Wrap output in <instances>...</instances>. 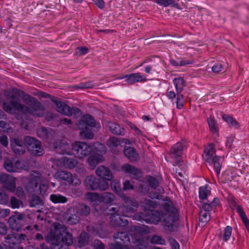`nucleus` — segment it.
<instances>
[{
	"label": "nucleus",
	"instance_id": "40",
	"mask_svg": "<svg viewBox=\"0 0 249 249\" xmlns=\"http://www.w3.org/2000/svg\"><path fill=\"white\" fill-rule=\"evenodd\" d=\"M208 123L211 131L213 133H217L218 130V125L214 119L212 117L208 118Z\"/></svg>",
	"mask_w": 249,
	"mask_h": 249
},
{
	"label": "nucleus",
	"instance_id": "42",
	"mask_svg": "<svg viewBox=\"0 0 249 249\" xmlns=\"http://www.w3.org/2000/svg\"><path fill=\"white\" fill-rule=\"evenodd\" d=\"M153 1L160 5L167 7L170 5L173 4L174 7L178 8V4L175 3L173 0H153Z\"/></svg>",
	"mask_w": 249,
	"mask_h": 249
},
{
	"label": "nucleus",
	"instance_id": "4",
	"mask_svg": "<svg viewBox=\"0 0 249 249\" xmlns=\"http://www.w3.org/2000/svg\"><path fill=\"white\" fill-rule=\"evenodd\" d=\"M123 206L112 207L110 211L111 215H122L125 217L130 216V214L137 210L139 203L134 198L125 196L122 197Z\"/></svg>",
	"mask_w": 249,
	"mask_h": 249
},
{
	"label": "nucleus",
	"instance_id": "48",
	"mask_svg": "<svg viewBox=\"0 0 249 249\" xmlns=\"http://www.w3.org/2000/svg\"><path fill=\"white\" fill-rule=\"evenodd\" d=\"M231 233L232 228L230 226H226L224 231L222 240L225 242L227 241L231 237Z\"/></svg>",
	"mask_w": 249,
	"mask_h": 249
},
{
	"label": "nucleus",
	"instance_id": "39",
	"mask_svg": "<svg viewBox=\"0 0 249 249\" xmlns=\"http://www.w3.org/2000/svg\"><path fill=\"white\" fill-rule=\"evenodd\" d=\"M210 194V190L207 185L199 188V196L200 199L204 200L207 198L208 195Z\"/></svg>",
	"mask_w": 249,
	"mask_h": 249
},
{
	"label": "nucleus",
	"instance_id": "29",
	"mask_svg": "<svg viewBox=\"0 0 249 249\" xmlns=\"http://www.w3.org/2000/svg\"><path fill=\"white\" fill-rule=\"evenodd\" d=\"M222 118L225 121L228 123L230 127H234L236 129H238L240 127V124L238 122L232 117L227 115H223Z\"/></svg>",
	"mask_w": 249,
	"mask_h": 249
},
{
	"label": "nucleus",
	"instance_id": "17",
	"mask_svg": "<svg viewBox=\"0 0 249 249\" xmlns=\"http://www.w3.org/2000/svg\"><path fill=\"white\" fill-rule=\"evenodd\" d=\"M79 129H84L87 127H94L95 125L94 119L89 115L83 116L77 124Z\"/></svg>",
	"mask_w": 249,
	"mask_h": 249
},
{
	"label": "nucleus",
	"instance_id": "11",
	"mask_svg": "<svg viewBox=\"0 0 249 249\" xmlns=\"http://www.w3.org/2000/svg\"><path fill=\"white\" fill-rule=\"evenodd\" d=\"M186 147V142L182 141L177 142L171 148L170 154L171 158L176 160L177 165H181L182 164V161L181 160V156L182 151Z\"/></svg>",
	"mask_w": 249,
	"mask_h": 249
},
{
	"label": "nucleus",
	"instance_id": "15",
	"mask_svg": "<svg viewBox=\"0 0 249 249\" xmlns=\"http://www.w3.org/2000/svg\"><path fill=\"white\" fill-rule=\"evenodd\" d=\"M5 169L8 172H16L19 169L23 168V165L18 160H12L9 158H5L3 162Z\"/></svg>",
	"mask_w": 249,
	"mask_h": 249
},
{
	"label": "nucleus",
	"instance_id": "25",
	"mask_svg": "<svg viewBox=\"0 0 249 249\" xmlns=\"http://www.w3.org/2000/svg\"><path fill=\"white\" fill-rule=\"evenodd\" d=\"M107 126L113 134L118 135H123L124 133V129L121 127L117 124L109 122L108 123Z\"/></svg>",
	"mask_w": 249,
	"mask_h": 249
},
{
	"label": "nucleus",
	"instance_id": "27",
	"mask_svg": "<svg viewBox=\"0 0 249 249\" xmlns=\"http://www.w3.org/2000/svg\"><path fill=\"white\" fill-rule=\"evenodd\" d=\"M9 178V179L7 180L6 183L4 184L2 187L6 188L10 192H14L16 189V179L15 178L11 176Z\"/></svg>",
	"mask_w": 249,
	"mask_h": 249
},
{
	"label": "nucleus",
	"instance_id": "20",
	"mask_svg": "<svg viewBox=\"0 0 249 249\" xmlns=\"http://www.w3.org/2000/svg\"><path fill=\"white\" fill-rule=\"evenodd\" d=\"M95 172L98 176L105 178L106 180H111L113 178V175L110 170L105 166H99Z\"/></svg>",
	"mask_w": 249,
	"mask_h": 249
},
{
	"label": "nucleus",
	"instance_id": "32",
	"mask_svg": "<svg viewBox=\"0 0 249 249\" xmlns=\"http://www.w3.org/2000/svg\"><path fill=\"white\" fill-rule=\"evenodd\" d=\"M113 237L115 239H120L124 243L130 241L129 236L126 231H119L113 235Z\"/></svg>",
	"mask_w": 249,
	"mask_h": 249
},
{
	"label": "nucleus",
	"instance_id": "34",
	"mask_svg": "<svg viewBox=\"0 0 249 249\" xmlns=\"http://www.w3.org/2000/svg\"><path fill=\"white\" fill-rule=\"evenodd\" d=\"M237 211L239 214L240 217L241 218L242 220L245 224L247 230H249V220L243 208L241 206H238L237 208Z\"/></svg>",
	"mask_w": 249,
	"mask_h": 249
},
{
	"label": "nucleus",
	"instance_id": "21",
	"mask_svg": "<svg viewBox=\"0 0 249 249\" xmlns=\"http://www.w3.org/2000/svg\"><path fill=\"white\" fill-rule=\"evenodd\" d=\"M122 169L124 173L131 174L135 178H139L141 177V171L133 165L125 163L122 166Z\"/></svg>",
	"mask_w": 249,
	"mask_h": 249
},
{
	"label": "nucleus",
	"instance_id": "14",
	"mask_svg": "<svg viewBox=\"0 0 249 249\" xmlns=\"http://www.w3.org/2000/svg\"><path fill=\"white\" fill-rule=\"evenodd\" d=\"M11 146L13 151L17 155L23 154L26 151V144L25 141H22L21 138L15 137L11 140Z\"/></svg>",
	"mask_w": 249,
	"mask_h": 249
},
{
	"label": "nucleus",
	"instance_id": "24",
	"mask_svg": "<svg viewBox=\"0 0 249 249\" xmlns=\"http://www.w3.org/2000/svg\"><path fill=\"white\" fill-rule=\"evenodd\" d=\"M32 194V195L29 199L30 206L31 207H36L39 208L40 207L43 206V200L40 196L37 195L38 194Z\"/></svg>",
	"mask_w": 249,
	"mask_h": 249
},
{
	"label": "nucleus",
	"instance_id": "2",
	"mask_svg": "<svg viewBox=\"0 0 249 249\" xmlns=\"http://www.w3.org/2000/svg\"><path fill=\"white\" fill-rule=\"evenodd\" d=\"M7 100L3 103V109L7 113L11 114L20 112L24 115H32L38 117H42L44 114V111L38 110L32 106L21 104L18 98L13 94H6Z\"/></svg>",
	"mask_w": 249,
	"mask_h": 249
},
{
	"label": "nucleus",
	"instance_id": "59",
	"mask_svg": "<svg viewBox=\"0 0 249 249\" xmlns=\"http://www.w3.org/2000/svg\"><path fill=\"white\" fill-rule=\"evenodd\" d=\"M212 209L213 207L210 203H204L202 205L200 211H204L205 212L210 213V212L212 211Z\"/></svg>",
	"mask_w": 249,
	"mask_h": 249
},
{
	"label": "nucleus",
	"instance_id": "16",
	"mask_svg": "<svg viewBox=\"0 0 249 249\" xmlns=\"http://www.w3.org/2000/svg\"><path fill=\"white\" fill-rule=\"evenodd\" d=\"M23 218L24 215L18 213L11 216L8 221L10 228L13 230L18 231L21 229L20 222Z\"/></svg>",
	"mask_w": 249,
	"mask_h": 249
},
{
	"label": "nucleus",
	"instance_id": "7",
	"mask_svg": "<svg viewBox=\"0 0 249 249\" xmlns=\"http://www.w3.org/2000/svg\"><path fill=\"white\" fill-rule=\"evenodd\" d=\"M86 187L91 190L105 191L108 188V183L104 179L97 178L94 176H89L85 179Z\"/></svg>",
	"mask_w": 249,
	"mask_h": 249
},
{
	"label": "nucleus",
	"instance_id": "31",
	"mask_svg": "<svg viewBox=\"0 0 249 249\" xmlns=\"http://www.w3.org/2000/svg\"><path fill=\"white\" fill-rule=\"evenodd\" d=\"M50 200L54 203H65L67 202L68 198L61 195L52 194Z\"/></svg>",
	"mask_w": 249,
	"mask_h": 249
},
{
	"label": "nucleus",
	"instance_id": "38",
	"mask_svg": "<svg viewBox=\"0 0 249 249\" xmlns=\"http://www.w3.org/2000/svg\"><path fill=\"white\" fill-rule=\"evenodd\" d=\"M71 175L70 172L65 171H60L57 173V177L59 179L67 181L68 183L70 179H71Z\"/></svg>",
	"mask_w": 249,
	"mask_h": 249
},
{
	"label": "nucleus",
	"instance_id": "33",
	"mask_svg": "<svg viewBox=\"0 0 249 249\" xmlns=\"http://www.w3.org/2000/svg\"><path fill=\"white\" fill-rule=\"evenodd\" d=\"M63 163L65 167L70 169H72L76 165L77 161L74 159L64 157Z\"/></svg>",
	"mask_w": 249,
	"mask_h": 249
},
{
	"label": "nucleus",
	"instance_id": "3",
	"mask_svg": "<svg viewBox=\"0 0 249 249\" xmlns=\"http://www.w3.org/2000/svg\"><path fill=\"white\" fill-rule=\"evenodd\" d=\"M47 240L52 242L53 245L61 248L64 245L70 246L73 243L72 234L65 226L58 223L54 224L53 229L51 230L47 235Z\"/></svg>",
	"mask_w": 249,
	"mask_h": 249
},
{
	"label": "nucleus",
	"instance_id": "61",
	"mask_svg": "<svg viewBox=\"0 0 249 249\" xmlns=\"http://www.w3.org/2000/svg\"><path fill=\"white\" fill-rule=\"evenodd\" d=\"M11 176L8 175L7 174H1L0 175V183L2 184V186L4 185L5 183L7 181V180L9 179V177Z\"/></svg>",
	"mask_w": 249,
	"mask_h": 249
},
{
	"label": "nucleus",
	"instance_id": "12",
	"mask_svg": "<svg viewBox=\"0 0 249 249\" xmlns=\"http://www.w3.org/2000/svg\"><path fill=\"white\" fill-rule=\"evenodd\" d=\"M56 107L58 112L65 115L69 116L72 115L78 116L81 114V111L79 108L76 107L71 108L65 103L61 101L60 102H56Z\"/></svg>",
	"mask_w": 249,
	"mask_h": 249
},
{
	"label": "nucleus",
	"instance_id": "5",
	"mask_svg": "<svg viewBox=\"0 0 249 249\" xmlns=\"http://www.w3.org/2000/svg\"><path fill=\"white\" fill-rule=\"evenodd\" d=\"M41 180L40 174L31 175L30 180L25 187L27 192L29 193H36L43 195L48 190V186L45 184H39Z\"/></svg>",
	"mask_w": 249,
	"mask_h": 249
},
{
	"label": "nucleus",
	"instance_id": "53",
	"mask_svg": "<svg viewBox=\"0 0 249 249\" xmlns=\"http://www.w3.org/2000/svg\"><path fill=\"white\" fill-rule=\"evenodd\" d=\"M9 197L6 192L2 191L0 192V204L6 205L8 204Z\"/></svg>",
	"mask_w": 249,
	"mask_h": 249
},
{
	"label": "nucleus",
	"instance_id": "9",
	"mask_svg": "<svg viewBox=\"0 0 249 249\" xmlns=\"http://www.w3.org/2000/svg\"><path fill=\"white\" fill-rule=\"evenodd\" d=\"M26 148L33 155L40 156L43 154V149L40 141L30 136L24 138Z\"/></svg>",
	"mask_w": 249,
	"mask_h": 249
},
{
	"label": "nucleus",
	"instance_id": "62",
	"mask_svg": "<svg viewBox=\"0 0 249 249\" xmlns=\"http://www.w3.org/2000/svg\"><path fill=\"white\" fill-rule=\"evenodd\" d=\"M69 183L73 185H78L81 183V181L77 177L71 175V179H70Z\"/></svg>",
	"mask_w": 249,
	"mask_h": 249
},
{
	"label": "nucleus",
	"instance_id": "30",
	"mask_svg": "<svg viewBox=\"0 0 249 249\" xmlns=\"http://www.w3.org/2000/svg\"><path fill=\"white\" fill-rule=\"evenodd\" d=\"M115 196L111 193L104 192L101 194L100 202L110 203L115 199Z\"/></svg>",
	"mask_w": 249,
	"mask_h": 249
},
{
	"label": "nucleus",
	"instance_id": "10",
	"mask_svg": "<svg viewBox=\"0 0 249 249\" xmlns=\"http://www.w3.org/2000/svg\"><path fill=\"white\" fill-rule=\"evenodd\" d=\"M13 91L18 96L22 97L23 101L27 105L34 106V107L38 110H45L44 106L35 98L19 89H14Z\"/></svg>",
	"mask_w": 249,
	"mask_h": 249
},
{
	"label": "nucleus",
	"instance_id": "36",
	"mask_svg": "<svg viewBox=\"0 0 249 249\" xmlns=\"http://www.w3.org/2000/svg\"><path fill=\"white\" fill-rule=\"evenodd\" d=\"M87 197L91 202L96 203H100L101 194L97 193L89 192L87 194Z\"/></svg>",
	"mask_w": 249,
	"mask_h": 249
},
{
	"label": "nucleus",
	"instance_id": "8",
	"mask_svg": "<svg viewBox=\"0 0 249 249\" xmlns=\"http://www.w3.org/2000/svg\"><path fill=\"white\" fill-rule=\"evenodd\" d=\"M72 150L77 158L83 159L91 153L93 148L86 142H76L72 144Z\"/></svg>",
	"mask_w": 249,
	"mask_h": 249
},
{
	"label": "nucleus",
	"instance_id": "26",
	"mask_svg": "<svg viewBox=\"0 0 249 249\" xmlns=\"http://www.w3.org/2000/svg\"><path fill=\"white\" fill-rule=\"evenodd\" d=\"M103 160V157L99 155H93L89 156L88 162L91 169H93L96 166Z\"/></svg>",
	"mask_w": 249,
	"mask_h": 249
},
{
	"label": "nucleus",
	"instance_id": "41",
	"mask_svg": "<svg viewBox=\"0 0 249 249\" xmlns=\"http://www.w3.org/2000/svg\"><path fill=\"white\" fill-rule=\"evenodd\" d=\"M170 63L173 66H183L188 64H192L194 61L193 60H181L179 61L171 59L170 60Z\"/></svg>",
	"mask_w": 249,
	"mask_h": 249
},
{
	"label": "nucleus",
	"instance_id": "58",
	"mask_svg": "<svg viewBox=\"0 0 249 249\" xmlns=\"http://www.w3.org/2000/svg\"><path fill=\"white\" fill-rule=\"evenodd\" d=\"M0 143L4 147L8 145V138L6 135H0Z\"/></svg>",
	"mask_w": 249,
	"mask_h": 249
},
{
	"label": "nucleus",
	"instance_id": "57",
	"mask_svg": "<svg viewBox=\"0 0 249 249\" xmlns=\"http://www.w3.org/2000/svg\"><path fill=\"white\" fill-rule=\"evenodd\" d=\"M169 241L172 247V249H179V245L178 242L174 238L169 239Z\"/></svg>",
	"mask_w": 249,
	"mask_h": 249
},
{
	"label": "nucleus",
	"instance_id": "46",
	"mask_svg": "<svg viewBox=\"0 0 249 249\" xmlns=\"http://www.w3.org/2000/svg\"><path fill=\"white\" fill-rule=\"evenodd\" d=\"M10 206L13 209H18L22 205L21 200L18 199L15 196H12L10 200Z\"/></svg>",
	"mask_w": 249,
	"mask_h": 249
},
{
	"label": "nucleus",
	"instance_id": "35",
	"mask_svg": "<svg viewBox=\"0 0 249 249\" xmlns=\"http://www.w3.org/2000/svg\"><path fill=\"white\" fill-rule=\"evenodd\" d=\"M92 147L94 148L95 152L97 153V155H103L106 152V146L100 142H97L94 143Z\"/></svg>",
	"mask_w": 249,
	"mask_h": 249
},
{
	"label": "nucleus",
	"instance_id": "63",
	"mask_svg": "<svg viewBox=\"0 0 249 249\" xmlns=\"http://www.w3.org/2000/svg\"><path fill=\"white\" fill-rule=\"evenodd\" d=\"M7 228L5 224L0 222V234L2 235H4L7 233Z\"/></svg>",
	"mask_w": 249,
	"mask_h": 249
},
{
	"label": "nucleus",
	"instance_id": "18",
	"mask_svg": "<svg viewBox=\"0 0 249 249\" xmlns=\"http://www.w3.org/2000/svg\"><path fill=\"white\" fill-rule=\"evenodd\" d=\"M72 210L73 213H76L79 216H87L90 213V208L85 203H79L72 207L70 211Z\"/></svg>",
	"mask_w": 249,
	"mask_h": 249
},
{
	"label": "nucleus",
	"instance_id": "64",
	"mask_svg": "<svg viewBox=\"0 0 249 249\" xmlns=\"http://www.w3.org/2000/svg\"><path fill=\"white\" fill-rule=\"evenodd\" d=\"M94 249H104L105 246L99 240H95L94 242Z\"/></svg>",
	"mask_w": 249,
	"mask_h": 249
},
{
	"label": "nucleus",
	"instance_id": "23",
	"mask_svg": "<svg viewBox=\"0 0 249 249\" xmlns=\"http://www.w3.org/2000/svg\"><path fill=\"white\" fill-rule=\"evenodd\" d=\"M121 215H110L111 224L115 227H124L128 224V221Z\"/></svg>",
	"mask_w": 249,
	"mask_h": 249
},
{
	"label": "nucleus",
	"instance_id": "52",
	"mask_svg": "<svg viewBox=\"0 0 249 249\" xmlns=\"http://www.w3.org/2000/svg\"><path fill=\"white\" fill-rule=\"evenodd\" d=\"M151 243L155 244L164 245L165 240L161 236L155 235L153 236L151 239Z\"/></svg>",
	"mask_w": 249,
	"mask_h": 249
},
{
	"label": "nucleus",
	"instance_id": "50",
	"mask_svg": "<svg viewBox=\"0 0 249 249\" xmlns=\"http://www.w3.org/2000/svg\"><path fill=\"white\" fill-rule=\"evenodd\" d=\"M82 131L80 132V135L82 137H84L85 138L91 139L93 137V134L92 132L91 129L89 127L85 128L84 129H81Z\"/></svg>",
	"mask_w": 249,
	"mask_h": 249
},
{
	"label": "nucleus",
	"instance_id": "51",
	"mask_svg": "<svg viewBox=\"0 0 249 249\" xmlns=\"http://www.w3.org/2000/svg\"><path fill=\"white\" fill-rule=\"evenodd\" d=\"M147 181L148 182L149 185L153 189L157 188L159 185V180L153 177H147Z\"/></svg>",
	"mask_w": 249,
	"mask_h": 249
},
{
	"label": "nucleus",
	"instance_id": "6",
	"mask_svg": "<svg viewBox=\"0 0 249 249\" xmlns=\"http://www.w3.org/2000/svg\"><path fill=\"white\" fill-rule=\"evenodd\" d=\"M204 160L210 164H213L214 169L218 176L221 170V163L220 161L221 157L215 154L214 146L210 144L204 151V154L203 156Z\"/></svg>",
	"mask_w": 249,
	"mask_h": 249
},
{
	"label": "nucleus",
	"instance_id": "54",
	"mask_svg": "<svg viewBox=\"0 0 249 249\" xmlns=\"http://www.w3.org/2000/svg\"><path fill=\"white\" fill-rule=\"evenodd\" d=\"M135 243L139 249H144L147 247V243L142 238L137 239Z\"/></svg>",
	"mask_w": 249,
	"mask_h": 249
},
{
	"label": "nucleus",
	"instance_id": "45",
	"mask_svg": "<svg viewBox=\"0 0 249 249\" xmlns=\"http://www.w3.org/2000/svg\"><path fill=\"white\" fill-rule=\"evenodd\" d=\"M37 135L38 137L45 139L48 138L49 135V132L47 129L45 127H41L37 130Z\"/></svg>",
	"mask_w": 249,
	"mask_h": 249
},
{
	"label": "nucleus",
	"instance_id": "37",
	"mask_svg": "<svg viewBox=\"0 0 249 249\" xmlns=\"http://www.w3.org/2000/svg\"><path fill=\"white\" fill-rule=\"evenodd\" d=\"M210 219V214L208 212L204 211H200L199 213V221L201 223V226H204Z\"/></svg>",
	"mask_w": 249,
	"mask_h": 249
},
{
	"label": "nucleus",
	"instance_id": "1",
	"mask_svg": "<svg viewBox=\"0 0 249 249\" xmlns=\"http://www.w3.org/2000/svg\"><path fill=\"white\" fill-rule=\"evenodd\" d=\"M144 203L145 207L151 212L148 218L150 222L157 224L159 221H161L163 223L165 230L170 231H173V223L178 219V216L177 209L170 199H166L162 203L160 211L151 210V208L157 207V204L155 201L150 199H145Z\"/></svg>",
	"mask_w": 249,
	"mask_h": 249
},
{
	"label": "nucleus",
	"instance_id": "28",
	"mask_svg": "<svg viewBox=\"0 0 249 249\" xmlns=\"http://www.w3.org/2000/svg\"><path fill=\"white\" fill-rule=\"evenodd\" d=\"M177 93H180L183 90L185 86V81L182 78H176L173 80Z\"/></svg>",
	"mask_w": 249,
	"mask_h": 249
},
{
	"label": "nucleus",
	"instance_id": "19",
	"mask_svg": "<svg viewBox=\"0 0 249 249\" xmlns=\"http://www.w3.org/2000/svg\"><path fill=\"white\" fill-rule=\"evenodd\" d=\"M125 81L128 85H133L137 82H145L147 81L146 77L140 73H134L125 75Z\"/></svg>",
	"mask_w": 249,
	"mask_h": 249
},
{
	"label": "nucleus",
	"instance_id": "13",
	"mask_svg": "<svg viewBox=\"0 0 249 249\" xmlns=\"http://www.w3.org/2000/svg\"><path fill=\"white\" fill-rule=\"evenodd\" d=\"M54 151L60 155H71L72 145L64 141H56L53 143Z\"/></svg>",
	"mask_w": 249,
	"mask_h": 249
},
{
	"label": "nucleus",
	"instance_id": "43",
	"mask_svg": "<svg viewBox=\"0 0 249 249\" xmlns=\"http://www.w3.org/2000/svg\"><path fill=\"white\" fill-rule=\"evenodd\" d=\"M107 146L111 149L117 147L120 145L119 139L115 137H112L107 141Z\"/></svg>",
	"mask_w": 249,
	"mask_h": 249
},
{
	"label": "nucleus",
	"instance_id": "55",
	"mask_svg": "<svg viewBox=\"0 0 249 249\" xmlns=\"http://www.w3.org/2000/svg\"><path fill=\"white\" fill-rule=\"evenodd\" d=\"M109 247V249H129L127 246L118 243L110 244Z\"/></svg>",
	"mask_w": 249,
	"mask_h": 249
},
{
	"label": "nucleus",
	"instance_id": "22",
	"mask_svg": "<svg viewBox=\"0 0 249 249\" xmlns=\"http://www.w3.org/2000/svg\"><path fill=\"white\" fill-rule=\"evenodd\" d=\"M125 157L131 161H135L139 159V154L133 147H128L124 150Z\"/></svg>",
	"mask_w": 249,
	"mask_h": 249
},
{
	"label": "nucleus",
	"instance_id": "47",
	"mask_svg": "<svg viewBox=\"0 0 249 249\" xmlns=\"http://www.w3.org/2000/svg\"><path fill=\"white\" fill-rule=\"evenodd\" d=\"M89 242V235L85 231L82 232L80 235L79 243L81 246L88 244Z\"/></svg>",
	"mask_w": 249,
	"mask_h": 249
},
{
	"label": "nucleus",
	"instance_id": "49",
	"mask_svg": "<svg viewBox=\"0 0 249 249\" xmlns=\"http://www.w3.org/2000/svg\"><path fill=\"white\" fill-rule=\"evenodd\" d=\"M212 70L214 73H218L221 71H226L223 65L220 62H218L215 63L212 67Z\"/></svg>",
	"mask_w": 249,
	"mask_h": 249
},
{
	"label": "nucleus",
	"instance_id": "44",
	"mask_svg": "<svg viewBox=\"0 0 249 249\" xmlns=\"http://www.w3.org/2000/svg\"><path fill=\"white\" fill-rule=\"evenodd\" d=\"M80 220V216L76 213H73L67 218V223L70 225H74L79 223Z\"/></svg>",
	"mask_w": 249,
	"mask_h": 249
},
{
	"label": "nucleus",
	"instance_id": "56",
	"mask_svg": "<svg viewBox=\"0 0 249 249\" xmlns=\"http://www.w3.org/2000/svg\"><path fill=\"white\" fill-rule=\"evenodd\" d=\"M89 52V48L86 46L79 47L77 48L76 54L80 56L87 53Z\"/></svg>",
	"mask_w": 249,
	"mask_h": 249
},
{
	"label": "nucleus",
	"instance_id": "60",
	"mask_svg": "<svg viewBox=\"0 0 249 249\" xmlns=\"http://www.w3.org/2000/svg\"><path fill=\"white\" fill-rule=\"evenodd\" d=\"M134 187L133 185L130 183V181L127 180L123 183V189L124 190H133Z\"/></svg>",
	"mask_w": 249,
	"mask_h": 249
}]
</instances>
